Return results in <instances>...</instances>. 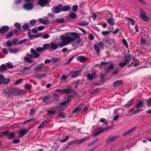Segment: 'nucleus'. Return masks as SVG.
Returning <instances> with one entry per match:
<instances>
[{
    "mask_svg": "<svg viewBox=\"0 0 151 151\" xmlns=\"http://www.w3.org/2000/svg\"><path fill=\"white\" fill-rule=\"evenodd\" d=\"M80 110V109L78 107H76L75 110L73 111V113H78Z\"/></svg>",
    "mask_w": 151,
    "mask_h": 151,
    "instance_id": "680f3d73",
    "label": "nucleus"
},
{
    "mask_svg": "<svg viewBox=\"0 0 151 151\" xmlns=\"http://www.w3.org/2000/svg\"><path fill=\"white\" fill-rule=\"evenodd\" d=\"M36 21L35 19L31 20L29 22V24L31 25H33L36 23Z\"/></svg>",
    "mask_w": 151,
    "mask_h": 151,
    "instance_id": "4d7b16f0",
    "label": "nucleus"
},
{
    "mask_svg": "<svg viewBox=\"0 0 151 151\" xmlns=\"http://www.w3.org/2000/svg\"><path fill=\"white\" fill-rule=\"evenodd\" d=\"M31 67H30V66L28 67H24L23 68V70L22 71V72L23 73H25L26 72V70H29Z\"/></svg>",
    "mask_w": 151,
    "mask_h": 151,
    "instance_id": "e433bc0d",
    "label": "nucleus"
},
{
    "mask_svg": "<svg viewBox=\"0 0 151 151\" xmlns=\"http://www.w3.org/2000/svg\"><path fill=\"white\" fill-rule=\"evenodd\" d=\"M93 46L94 49L95 50V51L96 54H97L98 55H99L100 54V48L99 47V46L96 44L94 45Z\"/></svg>",
    "mask_w": 151,
    "mask_h": 151,
    "instance_id": "b1692460",
    "label": "nucleus"
},
{
    "mask_svg": "<svg viewBox=\"0 0 151 151\" xmlns=\"http://www.w3.org/2000/svg\"><path fill=\"white\" fill-rule=\"evenodd\" d=\"M43 33L42 32H40L36 35L33 34L31 35L29 37V38L30 40H32L33 38H38L42 36L43 35Z\"/></svg>",
    "mask_w": 151,
    "mask_h": 151,
    "instance_id": "2eb2a0df",
    "label": "nucleus"
},
{
    "mask_svg": "<svg viewBox=\"0 0 151 151\" xmlns=\"http://www.w3.org/2000/svg\"><path fill=\"white\" fill-rule=\"evenodd\" d=\"M46 75L45 74H40L39 75H37L35 77L36 78L40 80L43 78L45 77Z\"/></svg>",
    "mask_w": 151,
    "mask_h": 151,
    "instance_id": "bb28decb",
    "label": "nucleus"
},
{
    "mask_svg": "<svg viewBox=\"0 0 151 151\" xmlns=\"http://www.w3.org/2000/svg\"><path fill=\"white\" fill-rule=\"evenodd\" d=\"M50 48L52 50H55L57 49L58 47L57 45V43L55 44V43L52 42L50 43Z\"/></svg>",
    "mask_w": 151,
    "mask_h": 151,
    "instance_id": "a211bd4d",
    "label": "nucleus"
},
{
    "mask_svg": "<svg viewBox=\"0 0 151 151\" xmlns=\"http://www.w3.org/2000/svg\"><path fill=\"white\" fill-rule=\"evenodd\" d=\"M107 129V128H104L101 129L99 128L97 129L96 131V132L93 134V136L95 137L97 136V135L99 134L102 132L104 131Z\"/></svg>",
    "mask_w": 151,
    "mask_h": 151,
    "instance_id": "dca6fc26",
    "label": "nucleus"
},
{
    "mask_svg": "<svg viewBox=\"0 0 151 151\" xmlns=\"http://www.w3.org/2000/svg\"><path fill=\"white\" fill-rule=\"evenodd\" d=\"M19 89L18 88H10L9 91V95H10V94L17 95H19L20 93Z\"/></svg>",
    "mask_w": 151,
    "mask_h": 151,
    "instance_id": "423d86ee",
    "label": "nucleus"
},
{
    "mask_svg": "<svg viewBox=\"0 0 151 151\" xmlns=\"http://www.w3.org/2000/svg\"><path fill=\"white\" fill-rule=\"evenodd\" d=\"M39 21L42 23L44 24H47V22L44 20L43 19L41 18H39Z\"/></svg>",
    "mask_w": 151,
    "mask_h": 151,
    "instance_id": "6e6d98bb",
    "label": "nucleus"
},
{
    "mask_svg": "<svg viewBox=\"0 0 151 151\" xmlns=\"http://www.w3.org/2000/svg\"><path fill=\"white\" fill-rule=\"evenodd\" d=\"M65 21V19H57L56 20V22L58 23H63Z\"/></svg>",
    "mask_w": 151,
    "mask_h": 151,
    "instance_id": "09e8293b",
    "label": "nucleus"
},
{
    "mask_svg": "<svg viewBox=\"0 0 151 151\" xmlns=\"http://www.w3.org/2000/svg\"><path fill=\"white\" fill-rule=\"evenodd\" d=\"M80 72V71L78 70L75 71L72 74L71 77L73 78L76 77L79 75Z\"/></svg>",
    "mask_w": 151,
    "mask_h": 151,
    "instance_id": "a878e982",
    "label": "nucleus"
},
{
    "mask_svg": "<svg viewBox=\"0 0 151 151\" xmlns=\"http://www.w3.org/2000/svg\"><path fill=\"white\" fill-rule=\"evenodd\" d=\"M120 71V70L119 69H115L114 70V75L118 74Z\"/></svg>",
    "mask_w": 151,
    "mask_h": 151,
    "instance_id": "e2e57ef3",
    "label": "nucleus"
},
{
    "mask_svg": "<svg viewBox=\"0 0 151 151\" xmlns=\"http://www.w3.org/2000/svg\"><path fill=\"white\" fill-rule=\"evenodd\" d=\"M77 58L78 61L82 62H84L86 60V57L82 55L77 57Z\"/></svg>",
    "mask_w": 151,
    "mask_h": 151,
    "instance_id": "412c9836",
    "label": "nucleus"
},
{
    "mask_svg": "<svg viewBox=\"0 0 151 151\" xmlns=\"http://www.w3.org/2000/svg\"><path fill=\"white\" fill-rule=\"evenodd\" d=\"M89 138L90 137H86L83 138L80 140H79L78 139H75L72 141L73 144H81L85 141L88 140Z\"/></svg>",
    "mask_w": 151,
    "mask_h": 151,
    "instance_id": "1a4fd4ad",
    "label": "nucleus"
},
{
    "mask_svg": "<svg viewBox=\"0 0 151 151\" xmlns=\"http://www.w3.org/2000/svg\"><path fill=\"white\" fill-rule=\"evenodd\" d=\"M76 57L75 55L73 56L70 58L68 60V61L67 62V64L69 63L72 61V60Z\"/></svg>",
    "mask_w": 151,
    "mask_h": 151,
    "instance_id": "774afa93",
    "label": "nucleus"
},
{
    "mask_svg": "<svg viewBox=\"0 0 151 151\" xmlns=\"http://www.w3.org/2000/svg\"><path fill=\"white\" fill-rule=\"evenodd\" d=\"M98 139H96L95 140H93L92 141H91V142L89 143L88 144V146H91L93 145L94 144V143L96 142H97L98 141Z\"/></svg>",
    "mask_w": 151,
    "mask_h": 151,
    "instance_id": "72a5a7b5",
    "label": "nucleus"
},
{
    "mask_svg": "<svg viewBox=\"0 0 151 151\" xmlns=\"http://www.w3.org/2000/svg\"><path fill=\"white\" fill-rule=\"evenodd\" d=\"M79 39L80 36L78 33L75 32H70L68 35L64 36L62 37V41L58 44V45L60 47H62L70 43L74 42L79 44L80 42Z\"/></svg>",
    "mask_w": 151,
    "mask_h": 151,
    "instance_id": "f257e3e1",
    "label": "nucleus"
},
{
    "mask_svg": "<svg viewBox=\"0 0 151 151\" xmlns=\"http://www.w3.org/2000/svg\"><path fill=\"white\" fill-rule=\"evenodd\" d=\"M87 76L88 78L90 80H92L93 77L95 78L97 76L96 74H93V75L92 74L90 73L88 74Z\"/></svg>",
    "mask_w": 151,
    "mask_h": 151,
    "instance_id": "c85d7f7f",
    "label": "nucleus"
},
{
    "mask_svg": "<svg viewBox=\"0 0 151 151\" xmlns=\"http://www.w3.org/2000/svg\"><path fill=\"white\" fill-rule=\"evenodd\" d=\"M50 46V43L49 44H45L43 45V48L44 50H46Z\"/></svg>",
    "mask_w": 151,
    "mask_h": 151,
    "instance_id": "58836bf2",
    "label": "nucleus"
},
{
    "mask_svg": "<svg viewBox=\"0 0 151 151\" xmlns=\"http://www.w3.org/2000/svg\"><path fill=\"white\" fill-rule=\"evenodd\" d=\"M24 60L26 63L29 62L31 63L32 62V60L30 58L26 56L24 57Z\"/></svg>",
    "mask_w": 151,
    "mask_h": 151,
    "instance_id": "7c9ffc66",
    "label": "nucleus"
},
{
    "mask_svg": "<svg viewBox=\"0 0 151 151\" xmlns=\"http://www.w3.org/2000/svg\"><path fill=\"white\" fill-rule=\"evenodd\" d=\"M123 81L121 80L116 81L114 82V87H117L120 86L123 84Z\"/></svg>",
    "mask_w": 151,
    "mask_h": 151,
    "instance_id": "aec40b11",
    "label": "nucleus"
},
{
    "mask_svg": "<svg viewBox=\"0 0 151 151\" xmlns=\"http://www.w3.org/2000/svg\"><path fill=\"white\" fill-rule=\"evenodd\" d=\"M47 112H48L47 114L49 115H52L54 114L56 112V110L52 111L51 110H47Z\"/></svg>",
    "mask_w": 151,
    "mask_h": 151,
    "instance_id": "f704fd0d",
    "label": "nucleus"
},
{
    "mask_svg": "<svg viewBox=\"0 0 151 151\" xmlns=\"http://www.w3.org/2000/svg\"><path fill=\"white\" fill-rule=\"evenodd\" d=\"M30 27L29 24V23H26L22 26V28L24 30H27Z\"/></svg>",
    "mask_w": 151,
    "mask_h": 151,
    "instance_id": "cd10ccee",
    "label": "nucleus"
},
{
    "mask_svg": "<svg viewBox=\"0 0 151 151\" xmlns=\"http://www.w3.org/2000/svg\"><path fill=\"white\" fill-rule=\"evenodd\" d=\"M22 79H20L17 80L15 83V85H18L22 83Z\"/></svg>",
    "mask_w": 151,
    "mask_h": 151,
    "instance_id": "13d9d810",
    "label": "nucleus"
},
{
    "mask_svg": "<svg viewBox=\"0 0 151 151\" xmlns=\"http://www.w3.org/2000/svg\"><path fill=\"white\" fill-rule=\"evenodd\" d=\"M48 123V122L47 120H45L42 122L39 126L38 127V129H40L42 128L45 126Z\"/></svg>",
    "mask_w": 151,
    "mask_h": 151,
    "instance_id": "5701e85b",
    "label": "nucleus"
},
{
    "mask_svg": "<svg viewBox=\"0 0 151 151\" xmlns=\"http://www.w3.org/2000/svg\"><path fill=\"white\" fill-rule=\"evenodd\" d=\"M9 50L11 53H15L19 52V50L17 48H10L9 49Z\"/></svg>",
    "mask_w": 151,
    "mask_h": 151,
    "instance_id": "2f4dec72",
    "label": "nucleus"
},
{
    "mask_svg": "<svg viewBox=\"0 0 151 151\" xmlns=\"http://www.w3.org/2000/svg\"><path fill=\"white\" fill-rule=\"evenodd\" d=\"M99 120L101 122H103L104 124H107V121L106 119L101 118Z\"/></svg>",
    "mask_w": 151,
    "mask_h": 151,
    "instance_id": "79ce46f5",
    "label": "nucleus"
},
{
    "mask_svg": "<svg viewBox=\"0 0 151 151\" xmlns=\"http://www.w3.org/2000/svg\"><path fill=\"white\" fill-rule=\"evenodd\" d=\"M88 24V23L87 22L83 21L81 23L80 25L82 26H85L87 25Z\"/></svg>",
    "mask_w": 151,
    "mask_h": 151,
    "instance_id": "864d4df0",
    "label": "nucleus"
},
{
    "mask_svg": "<svg viewBox=\"0 0 151 151\" xmlns=\"http://www.w3.org/2000/svg\"><path fill=\"white\" fill-rule=\"evenodd\" d=\"M2 134L6 137H8L9 134V132L7 131H4L2 132Z\"/></svg>",
    "mask_w": 151,
    "mask_h": 151,
    "instance_id": "69168bd1",
    "label": "nucleus"
},
{
    "mask_svg": "<svg viewBox=\"0 0 151 151\" xmlns=\"http://www.w3.org/2000/svg\"><path fill=\"white\" fill-rule=\"evenodd\" d=\"M29 130L30 129L29 128L19 130L18 131L19 136V137L21 138L26 135L28 132Z\"/></svg>",
    "mask_w": 151,
    "mask_h": 151,
    "instance_id": "9d476101",
    "label": "nucleus"
},
{
    "mask_svg": "<svg viewBox=\"0 0 151 151\" xmlns=\"http://www.w3.org/2000/svg\"><path fill=\"white\" fill-rule=\"evenodd\" d=\"M113 141V137H112L110 138L107 140L106 143L107 144H109Z\"/></svg>",
    "mask_w": 151,
    "mask_h": 151,
    "instance_id": "a18cd8bd",
    "label": "nucleus"
},
{
    "mask_svg": "<svg viewBox=\"0 0 151 151\" xmlns=\"http://www.w3.org/2000/svg\"><path fill=\"white\" fill-rule=\"evenodd\" d=\"M33 4L32 2H29L28 3L24 4L23 7L24 9L26 10H30L33 8Z\"/></svg>",
    "mask_w": 151,
    "mask_h": 151,
    "instance_id": "ddd939ff",
    "label": "nucleus"
},
{
    "mask_svg": "<svg viewBox=\"0 0 151 151\" xmlns=\"http://www.w3.org/2000/svg\"><path fill=\"white\" fill-rule=\"evenodd\" d=\"M140 42L142 44L145 45L146 43V41L144 37H142L141 38Z\"/></svg>",
    "mask_w": 151,
    "mask_h": 151,
    "instance_id": "8fccbe9b",
    "label": "nucleus"
},
{
    "mask_svg": "<svg viewBox=\"0 0 151 151\" xmlns=\"http://www.w3.org/2000/svg\"><path fill=\"white\" fill-rule=\"evenodd\" d=\"M18 40V39L17 38H14L12 40V42L14 44L16 45Z\"/></svg>",
    "mask_w": 151,
    "mask_h": 151,
    "instance_id": "052dcab7",
    "label": "nucleus"
},
{
    "mask_svg": "<svg viewBox=\"0 0 151 151\" xmlns=\"http://www.w3.org/2000/svg\"><path fill=\"white\" fill-rule=\"evenodd\" d=\"M103 65H104V70L106 73H108L113 68V64L111 63L110 62H102L99 65V67L100 68Z\"/></svg>",
    "mask_w": 151,
    "mask_h": 151,
    "instance_id": "7ed1b4c3",
    "label": "nucleus"
},
{
    "mask_svg": "<svg viewBox=\"0 0 151 151\" xmlns=\"http://www.w3.org/2000/svg\"><path fill=\"white\" fill-rule=\"evenodd\" d=\"M13 35V33L12 32L10 31L8 34L6 35V36L7 38H9L12 37Z\"/></svg>",
    "mask_w": 151,
    "mask_h": 151,
    "instance_id": "de8ad7c7",
    "label": "nucleus"
},
{
    "mask_svg": "<svg viewBox=\"0 0 151 151\" xmlns=\"http://www.w3.org/2000/svg\"><path fill=\"white\" fill-rule=\"evenodd\" d=\"M140 13L139 17L140 18L144 21H148V18L146 16L145 12L142 9H140Z\"/></svg>",
    "mask_w": 151,
    "mask_h": 151,
    "instance_id": "0eeeda50",
    "label": "nucleus"
},
{
    "mask_svg": "<svg viewBox=\"0 0 151 151\" xmlns=\"http://www.w3.org/2000/svg\"><path fill=\"white\" fill-rule=\"evenodd\" d=\"M14 26L17 29H21V26L20 24L18 22H16L15 23Z\"/></svg>",
    "mask_w": 151,
    "mask_h": 151,
    "instance_id": "ea45409f",
    "label": "nucleus"
},
{
    "mask_svg": "<svg viewBox=\"0 0 151 151\" xmlns=\"http://www.w3.org/2000/svg\"><path fill=\"white\" fill-rule=\"evenodd\" d=\"M55 91L61 93H66L71 97H73L76 95L74 90L70 88H66L64 89H58L56 90Z\"/></svg>",
    "mask_w": 151,
    "mask_h": 151,
    "instance_id": "f03ea898",
    "label": "nucleus"
},
{
    "mask_svg": "<svg viewBox=\"0 0 151 151\" xmlns=\"http://www.w3.org/2000/svg\"><path fill=\"white\" fill-rule=\"evenodd\" d=\"M27 39H24L22 40H20L18 42V44L19 45H20L22 44V43L26 42L27 40Z\"/></svg>",
    "mask_w": 151,
    "mask_h": 151,
    "instance_id": "5fc2aeb1",
    "label": "nucleus"
},
{
    "mask_svg": "<svg viewBox=\"0 0 151 151\" xmlns=\"http://www.w3.org/2000/svg\"><path fill=\"white\" fill-rule=\"evenodd\" d=\"M146 105L149 107L151 106V97L146 100Z\"/></svg>",
    "mask_w": 151,
    "mask_h": 151,
    "instance_id": "473e14b6",
    "label": "nucleus"
},
{
    "mask_svg": "<svg viewBox=\"0 0 151 151\" xmlns=\"http://www.w3.org/2000/svg\"><path fill=\"white\" fill-rule=\"evenodd\" d=\"M47 68V66L43 63H42L38 66L35 67V69L34 70L35 71H37L39 70H40L41 72H44L45 70L43 69V68Z\"/></svg>",
    "mask_w": 151,
    "mask_h": 151,
    "instance_id": "6e6552de",
    "label": "nucleus"
},
{
    "mask_svg": "<svg viewBox=\"0 0 151 151\" xmlns=\"http://www.w3.org/2000/svg\"><path fill=\"white\" fill-rule=\"evenodd\" d=\"M122 41L123 43L125 45L126 47L127 48H128V45L127 42L126 40L124 39H123L122 40Z\"/></svg>",
    "mask_w": 151,
    "mask_h": 151,
    "instance_id": "49530a36",
    "label": "nucleus"
},
{
    "mask_svg": "<svg viewBox=\"0 0 151 151\" xmlns=\"http://www.w3.org/2000/svg\"><path fill=\"white\" fill-rule=\"evenodd\" d=\"M134 103V101L132 99L128 101L127 103L124 106L126 108H128L133 105Z\"/></svg>",
    "mask_w": 151,
    "mask_h": 151,
    "instance_id": "6ab92c4d",
    "label": "nucleus"
},
{
    "mask_svg": "<svg viewBox=\"0 0 151 151\" xmlns=\"http://www.w3.org/2000/svg\"><path fill=\"white\" fill-rule=\"evenodd\" d=\"M70 8V7L69 6H63L61 10V11L63 12H66L68 11Z\"/></svg>",
    "mask_w": 151,
    "mask_h": 151,
    "instance_id": "c9c22d12",
    "label": "nucleus"
},
{
    "mask_svg": "<svg viewBox=\"0 0 151 151\" xmlns=\"http://www.w3.org/2000/svg\"><path fill=\"white\" fill-rule=\"evenodd\" d=\"M30 52L33 55V57L34 58H37L40 56V54L37 52L35 50L33 49H31Z\"/></svg>",
    "mask_w": 151,
    "mask_h": 151,
    "instance_id": "f3484780",
    "label": "nucleus"
},
{
    "mask_svg": "<svg viewBox=\"0 0 151 151\" xmlns=\"http://www.w3.org/2000/svg\"><path fill=\"white\" fill-rule=\"evenodd\" d=\"M68 16H69L70 18L73 19H75L76 18V15L74 12H72L70 13Z\"/></svg>",
    "mask_w": 151,
    "mask_h": 151,
    "instance_id": "c756f323",
    "label": "nucleus"
},
{
    "mask_svg": "<svg viewBox=\"0 0 151 151\" xmlns=\"http://www.w3.org/2000/svg\"><path fill=\"white\" fill-rule=\"evenodd\" d=\"M67 76L65 75H63L61 77L60 80L62 81H65L67 79Z\"/></svg>",
    "mask_w": 151,
    "mask_h": 151,
    "instance_id": "0e129e2a",
    "label": "nucleus"
},
{
    "mask_svg": "<svg viewBox=\"0 0 151 151\" xmlns=\"http://www.w3.org/2000/svg\"><path fill=\"white\" fill-rule=\"evenodd\" d=\"M107 21L109 24L112 25H113V19H112L111 18L108 19Z\"/></svg>",
    "mask_w": 151,
    "mask_h": 151,
    "instance_id": "a19ab883",
    "label": "nucleus"
},
{
    "mask_svg": "<svg viewBox=\"0 0 151 151\" xmlns=\"http://www.w3.org/2000/svg\"><path fill=\"white\" fill-rule=\"evenodd\" d=\"M71 99L69 98L65 101L61 102L60 103V105L62 106H64L67 105L71 101Z\"/></svg>",
    "mask_w": 151,
    "mask_h": 151,
    "instance_id": "393cba45",
    "label": "nucleus"
},
{
    "mask_svg": "<svg viewBox=\"0 0 151 151\" xmlns=\"http://www.w3.org/2000/svg\"><path fill=\"white\" fill-rule=\"evenodd\" d=\"M10 81L9 78H4V76L0 75V85L1 84H7Z\"/></svg>",
    "mask_w": 151,
    "mask_h": 151,
    "instance_id": "9b49d317",
    "label": "nucleus"
},
{
    "mask_svg": "<svg viewBox=\"0 0 151 151\" xmlns=\"http://www.w3.org/2000/svg\"><path fill=\"white\" fill-rule=\"evenodd\" d=\"M14 134L12 133L10 134L9 133V135L8 136V138L10 139L13 138H14Z\"/></svg>",
    "mask_w": 151,
    "mask_h": 151,
    "instance_id": "3c124183",
    "label": "nucleus"
},
{
    "mask_svg": "<svg viewBox=\"0 0 151 151\" xmlns=\"http://www.w3.org/2000/svg\"><path fill=\"white\" fill-rule=\"evenodd\" d=\"M6 69L7 67L5 65L2 64L0 66V69L1 71L6 70Z\"/></svg>",
    "mask_w": 151,
    "mask_h": 151,
    "instance_id": "4c0bfd02",
    "label": "nucleus"
},
{
    "mask_svg": "<svg viewBox=\"0 0 151 151\" xmlns=\"http://www.w3.org/2000/svg\"><path fill=\"white\" fill-rule=\"evenodd\" d=\"M78 6L76 5H74L72 8V9L73 11L76 12L77 11L78 9Z\"/></svg>",
    "mask_w": 151,
    "mask_h": 151,
    "instance_id": "37998d69",
    "label": "nucleus"
},
{
    "mask_svg": "<svg viewBox=\"0 0 151 151\" xmlns=\"http://www.w3.org/2000/svg\"><path fill=\"white\" fill-rule=\"evenodd\" d=\"M36 50L39 52H41L44 51V49L43 47H37Z\"/></svg>",
    "mask_w": 151,
    "mask_h": 151,
    "instance_id": "603ef678",
    "label": "nucleus"
},
{
    "mask_svg": "<svg viewBox=\"0 0 151 151\" xmlns=\"http://www.w3.org/2000/svg\"><path fill=\"white\" fill-rule=\"evenodd\" d=\"M128 19H129L131 22V24L132 25H134L135 24V21L132 18H128Z\"/></svg>",
    "mask_w": 151,
    "mask_h": 151,
    "instance_id": "c03bdc74",
    "label": "nucleus"
},
{
    "mask_svg": "<svg viewBox=\"0 0 151 151\" xmlns=\"http://www.w3.org/2000/svg\"><path fill=\"white\" fill-rule=\"evenodd\" d=\"M132 58V55L130 54H128L126 57L124 58V62L119 63V65L122 68L124 67L126 65L130 62Z\"/></svg>",
    "mask_w": 151,
    "mask_h": 151,
    "instance_id": "20e7f679",
    "label": "nucleus"
},
{
    "mask_svg": "<svg viewBox=\"0 0 151 151\" xmlns=\"http://www.w3.org/2000/svg\"><path fill=\"white\" fill-rule=\"evenodd\" d=\"M62 6V5L60 4L58 6L54 8H52L51 9V10L53 12H54L55 13H58L61 11V7Z\"/></svg>",
    "mask_w": 151,
    "mask_h": 151,
    "instance_id": "f8f14e48",
    "label": "nucleus"
},
{
    "mask_svg": "<svg viewBox=\"0 0 151 151\" xmlns=\"http://www.w3.org/2000/svg\"><path fill=\"white\" fill-rule=\"evenodd\" d=\"M9 29V28L7 26H5L2 27L0 29V34L5 33Z\"/></svg>",
    "mask_w": 151,
    "mask_h": 151,
    "instance_id": "4468645a",
    "label": "nucleus"
},
{
    "mask_svg": "<svg viewBox=\"0 0 151 151\" xmlns=\"http://www.w3.org/2000/svg\"><path fill=\"white\" fill-rule=\"evenodd\" d=\"M136 128H137V127H134L128 131L129 133H130L134 131Z\"/></svg>",
    "mask_w": 151,
    "mask_h": 151,
    "instance_id": "338daca9",
    "label": "nucleus"
},
{
    "mask_svg": "<svg viewBox=\"0 0 151 151\" xmlns=\"http://www.w3.org/2000/svg\"><path fill=\"white\" fill-rule=\"evenodd\" d=\"M6 44L8 46H11L12 45V42L11 40L7 41L6 43Z\"/></svg>",
    "mask_w": 151,
    "mask_h": 151,
    "instance_id": "bf43d9fd",
    "label": "nucleus"
},
{
    "mask_svg": "<svg viewBox=\"0 0 151 151\" xmlns=\"http://www.w3.org/2000/svg\"><path fill=\"white\" fill-rule=\"evenodd\" d=\"M47 2L48 0H39L38 3L40 6H44Z\"/></svg>",
    "mask_w": 151,
    "mask_h": 151,
    "instance_id": "4be33fe9",
    "label": "nucleus"
},
{
    "mask_svg": "<svg viewBox=\"0 0 151 151\" xmlns=\"http://www.w3.org/2000/svg\"><path fill=\"white\" fill-rule=\"evenodd\" d=\"M144 104L143 101H141L138 102L137 104L136 108L137 109L134 112L132 113V114H135L141 112L143 110L139 109V108L143 106Z\"/></svg>",
    "mask_w": 151,
    "mask_h": 151,
    "instance_id": "39448f33",
    "label": "nucleus"
}]
</instances>
